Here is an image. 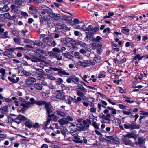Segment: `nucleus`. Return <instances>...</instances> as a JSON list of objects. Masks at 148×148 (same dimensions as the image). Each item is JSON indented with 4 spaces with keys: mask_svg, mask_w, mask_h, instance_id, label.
Wrapping results in <instances>:
<instances>
[{
    "mask_svg": "<svg viewBox=\"0 0 148 148\" xmlns=\"http://www.w3.org/2000/svg\"><path fill=\"white\" fill-rule=\"evenodd\" d=\"M11 11L14 13H17L18 12V8L14 5H12L11 6Z\"/></svg>",
    "mask_w": 148,
    "mask_h": 148,
    "instance_id": "c756f323",
    "label": "nucleus"
},
{
    "mask_svg": "<svg viewBox=\"0 0 148 148\" xmlns=\"http://www.w3.org/2000/svg\"><path fill=\"white\" fill-rule=\"evenodd\" d=\"M78 65L84 67H89L91 66H93L95 64V62L92 60H84L83 61H79Z\"/></svg>",
    "mask_w": 148,
    "mask_h": 148,
    "instance_id": "423d86ee",
    "label": "nucleus"
},
{
    "mask_svg": "<svg viewBox=\"0 0 148 148\" xmlns=\"http://www.w3.org/2000/svg\"><path fill=\"white\" fill-rule=\"evenodd\" d=\"M51 117H48L47 118V121L45 123V127L47 126L49 123L50 122L51 120Z\"/></svg>",
    "mask_w": 148,
    "mask_h": 148,
    "instance_id": "13d9d810",
    "label": "nucleus"
},
{
    "mask_svg": "<svg viewBox=\"0 0 148 148\" xmlns=\"http://www.w3.org/2000/svg\"><path fill=\"white\" fill-rule=\"evenodd\" d=\"M56 71H57V74L60 76L63 75H69V74L68 72H66L62 69L56 68Z\"/></svg>",
    "mask_w": 148,
    "mask_h": 148,
    "instance_id": "6ab92c4d",
    "label": "nucleus"
},
{
    "mask_svg": "<svg viewBox=\"0 0 148 148\" xmlns=\"http://www.w3.org/2000/svg\"><path fill=\"white\" fill-rule=\"evenodd\" d=\"M44 101L45 103L43 105H45V107L47 111L46 112L47 113V115H48V117H51V116L50 114L52 112V110L51 108V105L49 103H47L45 101Z\"/></svg>",
    "mask_w": 148,
    "mask_h": 148,
    "instance_id": "f8f14e48",
    "label": "nucleus"
},
{
    "mask_svg": "<svg viewBox=\"0 0 148 148\" xmlns=\"http://www.w3.org/2000/svg\"><path fill=\"white\" fill-rule=\"evenodd\" d=\"M133 138V136L131 134H128L125 135L124 136L123 140L125 145H130L131 146H133L134 144L129 139L130 138Z\"/></svg>",
    "mask_w": 148,
    "mask_h": 148,
    "instance_id": "6e6552de",
    "label": "nucleus"
},
{
    "mask_svg": "<svg viewBox=\"0 0 148 148\" xmlns=\"http://www.w3.org/2000/svg\"><path fill=\"white\" fill-rule=\"evenodd\" d=\"M145 139L143 138L139 137L138 138V142H136L135 143L136 145H139V147H141L145 143Z\"/></svg>",
    "mask_w": 148,
    "mask_h": 148,
    "instance_id": "f3484780",
    "label": "nucleus"
},
{
    "mask_svg": "<svg viewBox=\"0 0 148 148\" xmlns=\"http://www.w3.org/2000/svg\"><path fill=\"white\" fill-rule=\"evenodd\" d=\"M82 125L78 124L79 125V128L80 130L85 131L88 129L90 126V125L91 124L90 122L86 120H84L82 121Z\"/></svg>",
    "mask_w": 148,
    "mask_h": 148,
    "instance_id": "0eeeda50",
    "label": "nucleus"
},
{
    "mask_svg": "<svg viewBox=\"0 0 148 148\" xmlns=\"http://www.w3.org/2000/svg\"><path fill=\"white\" fill-rule=\"evenodd\" d=\"M15 105L17 106H19L20 105L22 107L21 111L22 113H23L28 108L30 107L29 104L30 102L28 103H21L19 99L15 100L14 101Z\"/></svg>",
    "mask_w": 148,
    "mask_h": 148,
    "instance_id": "7ed1b4c3",
    "label": "nucleus"
},
{
    "mask_svg": "<svg viewBox=\"0 0 148 148\" xmlns=\"http://www.w3.org/2000/svg\"><path fill=\"white\" fill-rule=\"evenodd\" d=\"M40 9L42 10V11H41L40 12H44L50 16L52 20H55L56 18L55 14L53 12L52 9L43 5L40 7Z\"/></svg>",
    "mask_w": 148,
    "mask_h": 148,
    "instance_id": "20e7f679",
    "label": "nucleus"
},
{
    "mask_svg": "<svg viewBox=\"0 0 148 148\" xmlns=\"http://www.w3.org/2000/svg\"><path fill=\"white\" fill-rule=\"evenodd\" d=\"M63 82V81L62 79L60 78H59L57 79V80L56 81V84L57 85H60L62 84V83Z\"/></svg>",
    "mask_w": 148,
    "mask_h": 148,
    "instance_id": "de8ad7c7",
    "label": "nucleus"
},
{
    "mask_svg": "<svg viewBox=\"0 0 148 148\" xmlns=\"http://www.w3.org/2000/svg\"><path fill=\"white\" fill-rule=\"evenodd\" d=\"M15 49L13 48H10L8 49H6L5 51L3 53V54L9 57L13 58L14 57L12 52L14 51Z\"/></svg>",
    "mask_w": 148,
    "mask_h": 148,
    "instance_id": "9d476101",
    "label": "nucleus"
},
{
    "mask_svg": "<svg viewBox=\"0 0 148 148\" xmlns=\"http://www.w3.org/2000/svg\"><path fill=\"white\" fill-rule=\"evenodd\" d=\"M123 126L126 129H129L131 130H133L135 129H139L140 126L139 125H136L132 122L130 123H127L124 124Z\"/></svg>",
    "mask_w": 148,
    "mask_h": 148,
    "instance_id": "1a4fd4ad",
    "label": "nucleus"
},
{
    "mask_svg": "<svg viewBox=\"0 0 148 148\" xmlns=\"http://www.w3.org/2000/svg\"><path fill=\"white\" fill-rule=\"evenodd\" d=\"M8 107L6 106H4L1 108L0 111L1 113L3 114H6L8 112Z\"/></svg>",
    "mask_w": 148,
    "mask_h": 148,
    "instance_id": "4be33fe9",
    "label": "nucleus"
},
{
    "mask_svg": "<svg viewBox=\"0 0 148 148\" xmlns=\"http://www.w3.org/2000/svg\"><path fill=\"white\" fill-rule=\"evenodd\" d=\"M8 80L11 82L13 83H16L19 80V78L18 77H17L16 80L13 77H8Z\"/></svg>",
    "mask_w": 148,
    "mask_h": 148,
    "instance_id": "7c9ffc66",
    "label": "nucleus"
},
{
    "mask_svg": "<svg viewBox=\"0 0 148 148\" xmlns=\"http://www.w3.org/2000/svg\"><path fill=\"white\" fill-rule=\"evenodd\" d=\"M64 39L62 35L56 33V42L58 43H60L62 45V42Z\"/></svg>",
    "mask_w": 148,
    "mask_h": 148,
    "instance_id": "dca6fc26",
    "label": "nucleus"
},
{
    "mask_svg": "<svg viewBox=\"0 0 148 148\" xmlns=\"http://www.w3.org/2000/svg\"><path fill=\"white\" fill-rule=\"evenodd\" d=\"M58 122L60 124L62 125L69 123V121H66V119L64 117L59 120Z\"/></svg>",
    "mask_w": 148,
    "mask_h": 148,
    "instance_id": "393cba45",
    "label": "nucleus"
},
{
    "mask_svg": "<svg viewBox=\"0 0 148 148\" xmlns=\"http://www.w3.org/2000/svg\"><path fill=\"white\" fill-rule=\"evenodd\" d=\"M128 110V111L123 110L122 112L125 115H129L131 114H132L131 112V110L130 109H129Z\"/></svg>",
    "mask_w": 148,
    "mask_h": 148,
    "instance_id": "a18cd8bd",
    "label": "nucleus"
},
{
    "mask_svg": "<svg viewBox=\"0 0 148 148\" xmlns=\"http://www.w3.org/2000/svg\"><path fill=\"white\" fill-rule=\"evenodd\" d=\"M47 77L49 79L51 80H55V77L53 76L51 74H49L47 75Z\"/></svg>",
    "mask_w": 148,
    "mask_h": 148,
    "instance_id": "680f3d73",
    "label": "nucleus"
},
{
    "mask_svg": "<svg viewBox=\"0 0 148 148\" xmlns=\"http://www.w3.org/2000/svg\"><path fill=\"white\" fill-rule=\"evenodd\" d=\"M82 121V119H79L77 120V124L76 125L77 127L79 128V125L78 124L80 125H82V124L81 123V122Z\"/></svg>",
    "mask_w": 148,
    "mask_h": 148,
    "instance_id": "e2e57ef3",
    "label": "nucleus"
},
{
    "mask_svg": "<svg viewBox=\"0 0 148 148\" xmlns=\"http://www.w3.org/2000/svg\"><path fill=\"white\" fill-rule=\"evenodd\" d=\"M15 3L18 5H24L25 4V0H16Z\"/></svg>",
    "mask_w": 148,
    "mask_h": 148,
    "instance_id": "c85d7f7f",
    "label": "nucleus"
},
{
    "mask_svg": "<svg viewBox=\"0 0 148 148\" xmlns=\"http://www.w3.org/2000/svg\"><path fill=\"white\" fill-rule=\"evenodd\" d=\"M14 40L15 42L17 44H20L21 42V40L19 38H14Z\"/></svg>",
    "mask_w": 148,
    "mask_h": 148,
    "instance_id": "bf43d9fd",
    "label": "nucleus"
},
{
    "mask_svg": "<svg viewBox=\"0 0 148 148\" xmlns=\"http://www.w3.org/2000/svg\"><path fill=\"white\" fill-rule=\"evenodd\" d=\"M40 19L42 24L44 25H47L50 23L49 20L47 18L48 15L44 11L40 12Z\"/></svg>",
    "mask_w": 148,
    "mask_h": 148,
    "instance_id": "39448f33",
    "label": "nucleus"
},
{
    "mask_svg": "<svg viewBox=\"0 0 148 148\" xmlns=\"http://www.w3.org/2000/svg\"><path fill=\"white\" fill-rule=\"evenodd\" d=\"M60 130L62 134L64 135L66 134V133L67 132V130L65 127H60Z\"/></svg>",
    "mask_w": 148,
    "mask_h": 148,
    "instance_id": "e433bc0d",
    "label": "nucleus"
},
{
    "mask_svg": "<svg viewBox=\"0 0 148 148\" xmlns=\"http://www.w3.org/2000/svg\"><path fill=\"white\" fill-rule=\"evenodd\" d=\"M46 44L47 45H52L54 47L56 45V42L54 40L52 41L51 40H49L46 43Z\"/></svg>",
    "mask_w": 148,
    "mask_h": 148,
    "instance_id": "ea45409f",
    "label": "nucleus"
},
{
    "mask_svg": "<svg viewBox=\"0 0 148 148\" xmlns=\"http://www.w3.org/2000/svg\"><path fill=\"white\" fill-rule=\"evenodd\" d=\"M1 9L2 11L5 12L8 11L10 10V8L8 6L6 5L2 8Z\"/></svg>",
    "mask_w": 148,
    "mask_h": 148,
    "instance_id": "c03bdc74",
    "label": "nucleus"
},
{
    "mask_svg": "<svg viewBox=\"0 0 148 148\" xmlns=\"http://www.w3.org/2000/svg\"><path fill=\"white\" fill-rule=\"evenodd\" d=\"M27 119V118L22 115H19L14 119V122L17 124L20 123L22 121H25Z\"/></svg>",
    "mask_w": 148,
    "mask_h": 148,
    "instance_id": "ddd939ff",
    "label": "nucleus"
},
{
    "mask_svg": "<svg viewBox=\"0 0 148 148\" xmlns=\"http://www.w3.org/2000/svg\"><path fill=\"white\" fill-rule=\"evenodd\" d=\"M74 55L76 58L79 59H82L83 58L82 54H80L78 52H75L74 53Z\"/></svg>",
    "mask_w": 148,
    "mask_h": 148,
    "instance_id": "f704fd0d",
    "label": "nucleus"
},
{
    "mask_svg": "<svg viewBox=\"0 0 148 148\" xmlns=\"http://www.w3.org/2000/svg\"><path fill=\"white\" fill-rule=\"evenodd\" d=\"M71 44V46H72V47H71V46H67L68 47L70 48V49L69 50H70V49H71V48H73L74 49H76L77 48V46L78 45L77 43L76 42V41L74 39H73Z\"/></svg>",
    "mask_w": 148,
    "mask_h": 148,
    "instance_id": "412c9836",
    "label": "nucleus"
},
{
    "mask_svg": "<svg viewBox=\"0 0 148 148\" xmlns=\"http://www.w3.org/2000/svg\"><path fill=\"white\" fill-rule=\"evenodd\" d=\"M75 142L80 143H84L85 144H86L87 143V140L84 138H80L79 137L78 139L75 140Z\"/></svg>",
    "mask_w": 148,
    "mask_h": 148,
    "instance_id": "bb28decb",
    "label": "nucleus"
},
{
    "mask_svg": "<svg viewBox=\"0 0 148 148\" xmlns=\"http://www.w3.org/2000/svg\"><path fill=\"white\" fill-rule=\"evenodd\" d=\"M41 44V42L39 40L35 41L34 42H32V48L37 49L39 48Z\"/></svg>",
    "mask_w": 148,
    "mask_h": 148,
    "instance_id": "aec40b11",
    "label": "nucleus"
},
{
    "mask_svg": "<svg viewBox=\"0 0 148 148\" xmlns=\"http://www.w3.org/2000/svg\"><path fill=\"white\" fill-rule=\"evenodd\" d=\"M0 72L2 74V75L3 76H4L5 75V70L4 69L1 68L0 70Z\"/></svg>",
    "mask_w": 148,
    "mask_h": 148,
    "instance_id": "0e129e2a",
    "label": "nucleus"
},
{
    "mask_svg": "<svg viewBox=\"0 0 148 148\" xmlns=\"http://www.w3.org/2000/svg\"><path fill=\"white\" fill-rule=\"evenodd\" d=\"M63 54L65 58L69 59H72L73 57L72 55L68 53H64Z\"/></svg>",
    "mask_w": 148,
    "mask_h": 148,
    "instance_id": "79ce46f5",
    "label": "nucleus"
},
{
    "mask_svg": "<svg viewBox=\"0 0 148 148\" xmlns=\"http://www.w3.org/2000/svg\"><path fill=\"white\" fill-rule=\"evenodd\" d=\"M79 132V130L76 128L75 130H71L70 133L73 136L72 139L75 142V140H77L79 137L78 135Z\"/></svg>",
    "mask_w": 148,
    "mask_h": 148,
    "instance_id": "9b49d317",
    "label": "nucleus"
},
{
    "mask_svg": "<svg viewBox=\"0 0 148 148\" xmlns=\"http://www.w3.org/2000/svg\"><path fill=\"white\" fill-rule=\"evenodd\" d=\"M92 126L94 127L97 129H99V125L100 124L97 123L95 122H93L92 123Z\"/></svg>",
    "mask_w": 148,
    "mask_h": 148,
    "instance_id": "603ef678",
    "label": "nucleus"
},
{
    "mask_svg": "<svg viewBox=\"0 0 148 148\" xmlns=\"http://www.w3.org/2000/svg\"><path fill=\"white\" fill-rule=\"evenodd\" d=\"M94 34L93 32H88L86 33V37L88 39L91 38Z\"/></svg>",
    "mask_w": 148,
    "mask_h": 148,
    "instance_id": "4c0bfd02",
    "label": "nucleus"
},
{
    "mask_svg": "<svg viewBox=\"0 0 148 148\" xmlns=\"http://www.w3.org/2000/svg\"><path fill=\"white\" fill-rule=\"evenodd\" d=\"M34 86L36 89L38 90H41L43 88L42 84L38 83H35L34 85Z\"/></svg>",
    "mask_w": 148,
    "mask_h": 148,
    "instance_id": "5701e85b",
    "label": "nucleus"
},
{
    "mask_svg": "<svg viewBox=\"0 0 148 148\" xmlns=\"http://www.w3.org/2000/svg\"><path fill=\"white\" fill-rule=\"evenodd\" d=\"M23 73L25 75L27 76H29L32 75V73L29 71H27L25 70L23 71Z\"/></svg>",
    "mask_w": 148,
    "mask_h": 148,
    "instance_id": "8fccbe9b",
    "label": "nucleus"
},
{
    "mask_svg": "<svg viewBox=\"0 0 148 148\" xmlns=\"http://www.w3.org/2000/svg\"><path fill=\"white\" fill-rule=\"evenodd\" d=\"M79 52L82 54L84 55L86 53H87V52L83 49H81L79 50Z\"/></svg>",
    "mask_w": 148,
    "mask_h": 148,
    "instance_id": "774afa93",
    "label": "nucleus"
},
{
    "mask_svg": "<svg viewBox=\"0 0 148 148\" xmlns=\"http://www.w3.org/2000/svg\"><path fill=\"white\" fill-rule=\"evenodd\" d=\"M30 12L32 14H35L37 12L38 10L37 9L30 7L29 8Z\"/></svg>",
    "mask_w": 148,
    "mask_h": 148,
    "instance_id": "37998d69",
    "label": "nucleus"
},
{
    "mask_svg": "<svg viewBox=\"0 0 148 148\" xmlns=\"http://www.w3.org/2000/svg\"><path fill=\"white\" fill-rule=\"evenodd\" d=\"M86 92V90L84 88L77 89V94L78 96L81 97H83Z\"/></svg>",
    "mask_w": 148,
    "mask_h": 148,
    "instance_id": "2eb2a0df",
    "label": "nucleus"
},
{
    "mask_svg": "<svg viewBox=\"0 0 148 148\" xmlns=\"http://www.w3.org/2000/svg\"><path fill=\"white\" fill-rule=\"evenodd\" d=\"M93 29V26L91 25H90L88 26V27L87 28H86L84 29V31H92V29Z\"/></svg>",
    "mask_w": 148,
    "mask_h": 148,
    "instance_id": "5fc2aeb1",
    "label": "nucleus"
},
{
    "mask_svg": "<svg viewBox=\"0 0 148 148\" xmlns=\"http://www.w3.org/2000/svg\"><path fill=\"white\" fill-rule=\"evenodd\" d=\"M57 114H58L61 116L64 117L65 116V113L61 111L57 110L56 111Z\"/></svg>",
    "mask_w": 148,
    "mask_h": 148,
    "instance_id": "3c124183",
    "label": "nucleus"
},
{
    "mask_svg": "<svg viewBox=\"0 0 148 148\" xmlns=\"http://www.w3.org/2000/svg\"><path fill=\"white\" fill-rule=\"evenodd\" d=\"M24 58H25L28 60H30L34 62H38L42 61V60L44 59L45 57L42 56H38L36 54L35 55L30 56L25 55L24 56Z\"/></svg>",
    "mask_w": 148,
    "mask_h": 148,
    "instance_id": "f03ea898",
    "label": "nucleus"
},
{
    "mask_svg": "<svg viewBox=\"0 0 148 148\" xmlns=\"http://www.w3.org/2000/svg\"><path fill=\"white\" fill-rule=\"evenodd\" d=\"M73 39L70 38H66L63 40V42H62V45H67L68 43H71V42L72 40Z\"/></svg>",
    "mask_w": 148,
    "mask_h": 148,
    "instance_id": "b1692460",
    "label": "nucleus"
},
{
    "mask_svg": "<svg viewBox=\"0 0 148 148\" xmlns=\"http://www.w3.org/2000/svg\"><path fill=\"white\" fill-rule=\"evenodd\" d=\"M49 92H44L42 93V96L44 98H47L49 97Z\"/></svg>",
    "mask_w": 148,
    "mask_h": 148,
    "instance_id": "4d7b16f0",
    "label": "nucleus"
},
{
    "mask_svg": "<svg viewBox=\"0 0 148 148\" xmlns=\"http://www.w3.org/2000/svg\"><path fill=\"white\" fill-rule=\"evenodd\" d=\"M72 79H73V82L77 84H78V82H79V78L77 77L73 76H72Z\"/></svg>",
    "mask_w": 148,
    "mask_h": 148,
    "instance_id": "58836bf2",
    "label": "nucleus"
},
{
    "mask_svg": "<svg viewBox=\"0 0 148 148\" xmlns=\"http://www.w3.org/2000/svg\"><path fill=\"white\" fill-rule=\"evenodd\" d=\"M49 38L48 37H46V38H43L42 40V41H43L44 42H48L49 40Z\"/></svg>",
    "mask_w": 148,
    "mask_h": 148,
    "instance_id": "338daca9",
    "label": "nucleus"
},
{
    "mask_svg": "<svg viewBox=\"0 0 148 148\" xmlns=\"http://www.w3.org/2000/svg\"><path fill=\"white\" fill-rule=\"evenodd\" d=\"M102 39L101 37L99 36H97L96 38L93 39V40L94 42H99Z\"/></svg>",
    "mask_w": 148,
    "mask_h": 148,
    "instance_id": "864d4df0",
    "label": "nucleus"
},
{
    "mask_svg": "<svg viewBox=\"0 0 148 148\" xmlns=\"http://www.w3.org/2000/svg\"><path fill=\"white\" fill-rule=\"evenodd\" d=\"M30 101H31V102H30V103L29 104L30 107H31V104H35L39 106H41L43 105V104H44L45 103L44 101L42 100H41L40 101L37 100L35 101L34 99L33 98H31L30 99Z\"/></svg>",
    "mask_w": 148,
    "mask_h": 148,
    "instance_id": "4468645a",
    "label": "nucleus"
},
{
    "mask_svg": "<svg viewBox=\"0 0 148 148\" xmlns=\"http://www.w3.org/2000/svg\"><path fill=\"white\" fill-rule=\"evenodd\" d=\"M5 18L3 14H0V21H1L4 22L5 21Z\"/></svg>",
    "mask_w": 148,
    "mask_h": 148,
    "instance_id": "052dcab7",
    "label": "nucleus"
},
{
    "mask_svg": "<svg viewBox=\"0 0 148 148\" xmlns=\"http://www.w3.org/2000/svg\"><path fill=\"white\" fill-rule=\"evenodd\" d=\"M56 98L60 100H63L65 98L64 95L63 93H59L58 94L56 93Z\"/></svg>",
    "mask_w": 148,
    "mask_h": 148,
    "instance_id": "72a5a7b5",
    "label": "nucleus"
},
{
    "mask_svg": "<svg viewBox=\"0 0 148 148\" xmlns=\"http://www.w3.org/2000/svg\"><path fill=\"white\" fill-rule=\"evenodd\" d=\"M4 16L5 19H10L11 18V16L9 13H5L4 14H3Z\"/></svg>",
    "mask_w": 148,
    "mask_h": 148,
    "instance_id": "49530a36",
    "label": "nucleus"
},
{
    "mask_svg": "<svg viewBox=\"0 0 148 148\" xmlns=\"http://www.w3.org/2000/svg\"><path fill=\"white\" fill-rule=\"evenodd\" d=\"M53 51L54 52L51 51L48 52V54L50 56L53 58H55L56 57V53L55 52H56V48H53Z\"/></svg>",
    "mask_w": 148,
    "mask_h": 148,
    "instance_id": "c9c22d12",
    "label": "nucleus"
},
{
    "mask_svg": "<svg viewBox=\"0 0 148 148\" xmlns=\"http://www.w3.org/2000/svg\"><path fill=\"white\" fill-rule=\"evenodd\" d=\"M91 124L92 122L94 120V116L92 115H89L88 118L86 119Z\"/></svg>",
    "mask_w": 148,
    "mask_h": 148,
    "instance_id": "a19ab883",
    "label": "nucleus"
},
{
    "mask_svg": "<svg viewBox=\"0 0 148 148\" xmlns=\"http://www.w3.org/2000/svg\"><path fill=\"white\" fill-rule=\"evenodd\" d=\"M36 81V79L35 78L32 77H29L26 79L25 82L28 85H32Z\"/></svg>",
    "mask_w": 148,
    "mask_h": 148,
    "instance_id": "a211bd4d",
    "label": "nucleus"
},
{
    "mask_svg": "<svg viewBox=\"0 0 148 148\" xmlns=\"http://www.w3.org/2000/svg\"><path fill=\"white\" fill-rule=\"evenodd\" d=\"M25 124L27 127L31 128L32 127V123L31 122L29 119L27 118V119L26 120Z\"/></svg>",
    "mask_w": 148,
    "mask_h": 148,
    "instance_id": "cd10ccee",
    "label": "nucleus"
},
{
    "mask_svg": "<svg viewBox=\"0 0 148 148\" xmlns=\"http://www.w3.org/2000/svg\"><path fill=\"white\" fill-rule=\"evenodd\" d=\"M78 25L79 27V29H82L84 28V27L85 26V24L83 23H81L80 24Z\"/></svg>",
    "mask_w": 148,
    "mask_h": 148,
    "instance_id": "69168bd1",
    "label": "nucleus"
},
{
    "mask_svg": "<svg viewBox=\"0 0 148 148\" xmlns=\"http://www.w3.org/2000/svg\"><path fill=\"white\" fill-rule=\"evenodd\" d=\"M40 126L39 124L37 123H35L34 124H32V127L33 128L35 129L39 128Z\"/></svg>",
    "mask_w": 148,
    "mask_h": 148,
    "instance_id": "6e6d98bb",
    "label": "nucleus"
},
{
    "mask_svg": "<svg viewBox=\"0 0 148 148\" xmlns=\"http://www.w3.org/2000/svg\"><path fill=\"white\" fill-rule=\"evenodd\" d=\"M68 18L66 16L62 17L60 14H56V28L58 29L61 30L62 29H66V25L63 24L62 23L59 22L60 21H57L59 19H64L66 21L67 20Z\"/></svg>",
    "mask_w": 148,
    "mask_h": 148,
    "instance_id": "f257e3e1",
    "label": "nucleus"
},
{
    "mask_svg": "<svg viewBox=\"0 0 148 148\" xmlns=\"http://www.w3.org/2000/svg\"><path fill=\"white\" fill-rule=\"evenodd\" d=\"M73 99V98L71 97H69L68 98L67 100H66V103L69 104H71L72 101Z\"/></svg>",
    "mask_w": 148,
    "mask_h": 148,
    "instance_id": "09e8293b",
    "label": "nucleus"
},
{
    "mask_svg": "<svg viewBox=\"0 0 148 148\" xmlns=\"http://www.w3.org/2000/svg\"><path fill=\"white\" fill-rule=\"evenodd\" d=\"M94 61L96 63H99L101 61L100 56L97 55H95L93 58Z\"/></svg>",
    "mask_w": 148,
    "mask_h": 148,
    "instance_id": "473e14b6",
    "label": "nucleus"
},
{
    "mask_svg": "<svg viewBox=\"0 0 148 148\" xmlns=\"http://www.w3.org/2000/svg\"><path fill=\"white\" fill-rule=\"evenodd\" d=\"M49 87L50 89V91L53 94H55V89L56 88L55 86L53 85L51 83L49 85Z\"/></svg>",
    "mask_w": 148,
    "mask_h": 148,
    "instance_id": "2f4dec72",
    "label": "nucleus"
},
{
    "mask_svg": "<svg viewBox=\"0 0 148 148\" xmlns=\"http://www.w3.org/2000/svg\"><path fill=\"white\" fill-rule=\"evenodd\" d=\"M8 32L6 31L4 32H0V35L1 36V38H10L8 36Z\"/></svg>",
    "mask_w": 148,
    "mask_h": 148,
    "instance_id": "a878e982",
    "label": "nucleus"
}]
</instances>
